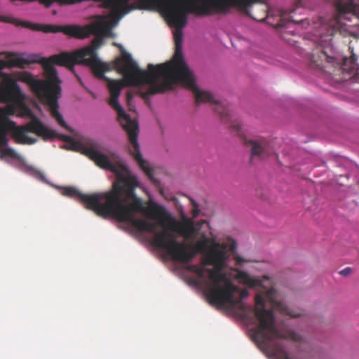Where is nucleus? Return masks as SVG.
<instances>
[{
    "label": "nucleus",
    "mask_w": 359,
    "mask_h": 359,
    "mask_svg": "<svg viewBox=\"0 0 359 359\" xmlns=\"http://www.w3.org/2000/svg\"><path fill=\"white\" fill-rule=\"evenodd\" d=\"M303 0H298V2H297V6H303Z\"/></svg>",
    "instance_id": "9"
},
{
    "label": "nucleus",
    "mask_w": 359,
    "mask_h": 359,
    "mask_svg": "<svg viewBox=\"0 0 359 359\" xmlns=\"http://www.w3.org/2000/svg\"><path fill=\"white\" fill-rule=\"evenodd\" d=\"M249 145L251 147V155L252 156L262 155L264 148L259 143L255 141H250L249 142Z\"/></svg>",
    "instance_id": "4"
},
{
    "label": "nucleus",
    "mask_w": 359,
    "mask_h": 359,
    "mask_svg": "<svg viewBox=\"0 0 359 359\" xmlns=\"http://www.w3.org/2000/svg\"><path fill=\"white\" fill-rule=\"evenodd\" d=\"M237 262H241V259L239 258L237 259Z\"/></svg>",
    "instance_id": "12"
},
{
    "label": "nucleus",
    "mask_w": 359,
    "mask_h": 359,
    "mask_svg": "<svg viewBox=\"0 0 359 359\" xmlns=\"http://www.w3.org/2000/svg\"><path fill=\"white\" fill-rule=\"evenodd\" d=\"M79 81H81V78H78ZM80 83L83 85L82 82L80 81Z\"/></svg>",
    "instance_id": "14"
},
{
    "label": "nucleus",
    "mask_w": 359,
    "mask_h": 359,
    "mask_svg": "<svg viewBox=\"0 0 359 359\" xmlns=\"http://www.w3.org/2000/svg\"><path fill=\"white\" fill-rule=\"evenodd\" d=\"M191 203H192V205H193V210H192V212H193V216L194 217H197L199 214V209H198V203L191 200Z\"/></svg>",
    "instance_id": "6"
},
{
    "label": "nucleus",
    "mask_w": 359,
    "mask_h": 359,
    "mask_svg": "<svg viewBox=\"0 0 359 359\" xmlns=\"http://www.w3.org/2000/svg\"><path fill=\"white\" fill-rule=\"evenodd\" d=\"M319 58L321 61L326 60L330 63H334L336 58L332 56H330L325 51H322L319 55Z\"/></svg>",
    "instance_id": "5"
},
{
    "label": "nucleus",
    "mask_w": 359,
    "mask_h": 359,
    "mask_svg": "<svg viewBox=\"0 0 359 359\" xmlns=\"http://www.w3.org/2000/svg\"><path fill=\"white\" fill-rule=\"evenodd\" d=\"M127 103H128V108H129V110L130 111H132L133 110V107L131 104L132 102V99H133V95L131 93L128 92L127 93Z\"/></svg>",
    "instance_id": "7"
},
{
    "label": "nucleus",
    "mask_w": 359,
    "mask_h": 359,
    "mask_svg": "<svg viewBox=\"0 0 359 359\" xmlns=\"http://www.w3.org/2000/svg\"><path fill=\"white\" fill-rule=\"evenodd\" d=\"M295 11L294 10H292L291 11H290V13H294Z\"/></svg>",
    "instance_id": "13"
},
{
    "label": "nucleus",
    "mask_w": 359,
    "mask_h": 359,
    "mask_svg": "<svg viewBox=\"0 0 359 359\" xmlns=\"http://www.w3.org/2000/svg\"><path fill=\"white\" fill-rule=\"evenodd\" d=\"M351 271V268L349 267H346L344 269L341 270L339 273L341 275V276H348L350 274Z\"/></svg>",
    "instance_id": "8"
},
{
    "label": "nucleus",
    "mask_w": 359,
    "mask_h": 359,
    "mask_svg": "<svg viewBox=\"0 0 359 359\" xmlns=\"http://www.w3.org/2000/svg\"><path fill=\"white\" fill-rule=\"evenodd\" d=\"M334 4L337 13L333 16L323 18L322 16L316 17L312 20H294L290 19L288 25L285 22L287 11L280 9V27L290 28L292 25H296L297 30H290L292 34L294 35L299 32L300 29H305L308 33H311L316 37L323 38L324 35L332 36L337 31L344 29V23L343 20L351 21L352 17L359 19V0H329Z\"/></svg>",
    "instance_id": "2"
},
{
    "label": "nucleus",
    "mask_w": 359,
    "mask_h": 359,
    "mask_svg": "<svg viewBox=\"0 0 359 359\" xmlns=\"http://www.w3.org/2000/svg\"><path fill=\"white\" fill-rule=\"evenodd\" d=\"M233 128H236L238 132L240 131V130H241V129H240V126H237V125H236V124H235V125H233Z\"/></svg>",
    "instance_id": "10"
},
{
    "label": "nucleus",
    "mask_w": 359,
    "mask_h": 359,
    "mask_svg": "<svg viewBox=\"0 0 359 359\" xmlns=\"http://www.w3.org/2000/svg\"><path fill=\"white\" fill-rule=\"evenodd\" d=\"M351 51L352 53L351 57L350 58H343V63L341 68L344 72H347L350 74H354L359 76V64L356 62L357 56L353 53V49H351Z\"/></svg>",
    "instance_id": "3"
},
{
    "label": "nucleus",
    "mask_w": 359,
    "mask_h": 359,
    "mask_svg": "<svg viewBox=\"0 0 359 359\" xmlns=\"http://www.w3.org/2000/svg\"><path fill=\"white\" fill-rule=\"evenodd\" d=\"M313 62L316 64L317 66H320V64L318 63V61L313 58Z\"/></svg>",
    "instance_id": "11"
},
{
    "label": "nucleus",
    "mask_w": 359,
    "mask_h": 359,
    "mask_svg": "<svg viewBox=\"0 0 359 359\" xmlns=\"http://www.w3.org/2000/svg\"><path fill=\"white\" fill-rule=\"evenodd\" d=\"M60 138L67 149L88 155L97 165L113 172L116 178L112 190L93 194H82L73 187L55 186L62 195L76 198L98 216L126 222L147 233L155 247L184 265L189 285L203 290L212 304L240 310L247 321V306L242 302L247 297V290L236 285L239 283L247 287V273L231 265L236 248L234 241L219 243L209 238L206 221L195 223L187 219L179 224L163 205L152 200L145 206L134 192L139 186L137 178L115 151L80 136L76 139L62 135Z\"/></svg>",
    "instance_id": "1"
}]
</instances>
